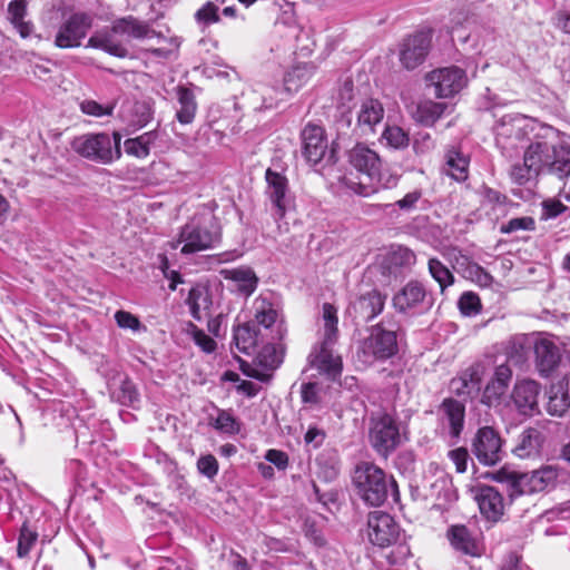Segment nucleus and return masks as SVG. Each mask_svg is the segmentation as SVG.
Returning a JSON list of instances; mask_svg holds the SVG:
<instances>
[{"label":"nucleus","instance_id":"1","mask_svg":"<svg viewBox=\"0 0 570 570\" xmlns=\"http://www.w3.org/2000/svg\"><path fill=\"white\" fill-rule=\"evenodd\" d=\"M540 140L531 142L524 150L523 161L511 166L510 177L522 186L540 174L558 178L557 168L562 166V154L569 149L570 136L547 127Z\"/></svg>","mask_w":570,"mask_h":570},{"label":"nucleus","instance_id":"2","mask_svg":"<svg viewBox=\"0 0 570 570\" xmlns=\"http://www.w3.org/2000/svg\"><path fill=\"white\" fill-rule=\"evenodd\" d=\"M353 484L357 495L371 507L382 505L392 497L394 502H399L400 492L396 481L392 475H387L384 470L371 462H362L356 465L353 473Z\"/></svg>","mask_w":570,"mask_h":570},{"label":"nucleus","instance_id":"3","mask_svg":"<svg viewBox=\"0 0 570 570\" xmlns=\"http://www.w3.org/2000/svg\"><path fill=\"white\" fill-rule=\"evenodd\" d=\"M323 318V338L309 354L312 366L316 367L321 373L326 374L331 379H336L342 372V358L335 354L334 346L338 338V317L337 309L330 303L322 306Z\"/></svg>","mask_w":570,"mask_h":570},{"label":"nucleus","instance_id":"4","mask_svg":"<svg viewBox=\"0 0 570 570\" xmlns=\"http://www.w3.org/2000/svg\"><path fill=\"white\" fill-rule=\"evenodd\" d=\"M155 30L149 23L141 21L132 16L117 19L112 22L110 31H96L86 45L87 48L100 49L114 57L126 58L129 55L128 49L118 41L114 40L112 35L130 39H146L155 36Z\"/></svg>","mask_w":570,"mask_h":570},{"label":"nucleus","instance_id":"5","mask_svg":"<svg viewBox=\"0 0 570 570\" xmlns=\"http://www.w3.org/2000/svg\"><path fill=\"white\" fill-rule=\"evenodd\" d=\"M368 335L356 343L355 358L363 366L384 362L399 352L396 330L384 322L368 327Z\"/></svg>","mask_w":570,"mask_h":570},{"label":"nucleus","instance_id":"6","mask_svg":"<svg viewBox=\"0 0 570 570\" xmlns=\"http://www.w3.org/2000/svg\"><path fill=\"white\" fill-rule=\"evenodd\" d=\"M121 134H83L71 141V148L79 156L101 165H109L121 157Z\"/></svg>","mask_w":570,"mask_h":570},{"label":"nucleus","instance_id":"7","mask_svg":"<svg viewBox=\"0 0 570 570\" xmlns=\"http://www.w3.org/2000/svg\"><path fill=\"white\" fill-rule=\"evenodd\" d=\"M558 470L552 465H546L531 473H518L500 470L495 474L499 482L507 483L511 499L524 493L540 492L554 484L558 479Z\"/></svg>","mask_w":570,"mask_h":570},{"label":"nucleus","instance_id":"8","mask_svg":"<svg viewBox=\"0 0 570 570\" xmlns=\"http://www.w3.org/2000/svg\"><path fill=\"white\" fill-rule=\"evenodd\" d=\"M528 120L520 115H504L495 125V144L501 153L513 158L527 149L529 141Z\"/></svg>","mask_w":570,"mask_h":570},{"label":"nucleus","instance_id":"9","mask_svg":"<svg viewBox=\"0 0 570 570\" xmlns=\"http://www.w3.org/2000/svg\"><path fill=\"white\" fill-rule=\"evenodd\" d=\"M368 440L374 451L386 459L403 441L396 417L387 412L373 414L370 420Z\"/></svg>","mask_w":570,"mask_h":570},{"label":"nucleus","instance_id":"10","mask_svg":"<svg viewBox=\"0 0 570 570\" xmlns=\"http://www.w3.org/2000/svg\"><path fill=\"white\" fill-rule=\"evenodd\" d=\"M434 303L432 293L416 279L409 281L392 297V305L400 314L420 316L428 313Z\"/></svg>","mask_w":570,"mask_h":570},{"label":"nucleus","instance_id":"11","mask_svg":"<svg viewBox=\"0 0 570 570\" xmlns=\"http://www.w3.org/2000/svg\"><path fill=\"white\" fill-rule=\"evenodd\" d=\"M95 16L87 11H73L65 16L59 24L53 45L59 49H73L81 46L94 26Z\"/></svg>","mask_w":570,"mask_h":570},{"label":"nucleus","instance_id":"12","mask_svg":"<svg viewBox=\"0 0 570 570\" xmlns=\"http://www.w3.org/2000/svg\"><path fill=\"white\" fill-rule=\"evenodd\" d=\"M219 240L220 234L218 232L210 230L208 227L191 220L181 227L178 239L171 243V248L176 249L179 244H183L180 252L188 255L209 249Z\"/></svg>","mask_w":570,"mask_h":570},{"label":"nucleus","instance_id":"13","mask_svg":"<svg viewBox=\"0 0 570 570\" xmlns=\"http://www.w3.org/2000/svg\"><path fill=\"white\" fill-rule=\"evenodd\" d=\"M425 79L440 99L455 96L468 83L465 71L456 66L435 69L429 72Z\"/></svg>","mask_w":570,"mask_h":570},{"label":"nucleus","instance_id":"14","mask_svg":"<svg viewBox=\"0 0 570 570\" xmlns=\"http://www.w3.org/2000/svg\"><path fill=\"white\" fill-rule=\"evenodd\" d=\"M301 136L303 156L309 164L317 165L323 160L327 164L335 161V151L334 149H328L325 130L321 126L308 124L303 129Z\"/></svg>","mask_w":570,"mask_h":570},{"label":"nucleus","instance_id":"15","mask_svg":"<svg viewBox=\"0 0 570 570\" xmlns=\"http://www.w3.org/2000/svg\"><path fill=\"white\" fill-rule=\"evenodd\" d=\"M431 46V30H419L407 36L400 46L401 65L407 70H414L425 61Z\"/></svg>","mask_w":570,"mask_h":570},{"label":"nucleus","instance_id":"16","mask_svg":"<svg viewBox=\"0 0 570 570\" xmlns=\"http://www.w3.org/2000/svg\"><path fill=\"white\" fill-rule=\"evenodd\" d=\"M401 535V528L395 520L383 511H374L367 518V537L372 544L386 548L395 544Z\"/></svg>","mask_w":570,"mask_h":570},{"label":"nucleus","instance_id":"17","mask_svg":"<svg viewBox=\"0 0 570 570\" xmlns=\"http://www.w3.org/2000/svg\"><path fill=\"white\" fill-rule=\"evenodd\" d=\"M386 295L377 289H371L352 299L346 314L355 325L367 323L379 316L385 306Z\"/></svg>","mask_w":570,"mask_h":570},{"label":"nucleus","instance_id":"18","mask_svg":"<svg viewBox=\"0 0 570 570\" xmlns=\"http://www.w3.org/2000/svg\"><path fill=\"white\" fill-rule=\"evenodd\" d=\"M490 362H476L450 382V391L460 397L473 399L481 391L483 380L490 374Z\"/></svg>","mask_w":570,"mask_h":570},{"label":"nucleus","instance_id":"19","mask_svg":"<svg viewBox=\"0 0 570 570\" xmlns=\"http://www.w3.org/2000/svg\"><path fill=\"white\" fill-rule=\"evenodd\" d=\"M399 176L390 170H383L382 165L368 176L366 181L363 179L355 180L352 175L342 178L344 186L362 197H368L376 194L381 189H390L397 185Z\"/></svg>","mask_w":570,"mask_h":570},{"label":"nucleus","instance_id":"20","mask_svg":"<svg viewBox=\"0 0 570 570\" xmlns=\"http://www.w3.org/2000/svg\"><path fill=\"white\" fill-rule=\"evenodd\" d=\"M265 195L273 205V216L275 220H281L285 217L292 200L288 179L283 174L268 168L265 171Z\"/></svg>","mask_w":570,"mask_h":570},{"label":"nucleus","instance_id":"21","mask_svg":"<svg viewBox=\"0 0 570 570\" xmlns=\"http://www.w3.org/2000/svg\"><path fill=\"white\" fill-rule=\"evenodd\" d=\"M502 440L490 426L478 430L472 441V452L483 465H494L502 459Z\"/></svg>","mask_w":570,"mask_h":570},{"label":"nucleus","instance_id":"22","mask_svg":"<svg viewBox=\"0 0 570 570\" xmlns=\"http://www.w3.org/2000/svg\"><path fill=\"white\" fill-rule=\"evenodd\" d=\"M541 386L530 379L518 381L512 390L511 399L519 414L533 416L540 412L539 396Z\"/></svg>","mask_w":570,"mask_h":570},{"label":"nucleus","instance_id":"23","mask_svg":"<svg viewBox=\"0 0 570 570\" xmlns=\"http://www.w3.org/2000/svg\"><path fill=\"white\" fill-rule=\"evenodd\" d=\"M512 380V370L508 363L494 367L493 374L483 389L481 403L487 406H497L505 395Z\"/></svg>","mask_w":570,"mask_h":570},{"label":"nucleus","instance_id":"24","mask_svg":"<svg viewBox=\"0 0 570 570\" xmlns=\"http://www.w3.org/2000/svg\"><path fill=\"white\" fill-rule=\"evenodd\" d=\"M441 420L449 430L451 440L456 442L464 428L465 405L453 397H446L440 405Z\"/></svg>","mask_w":570,"mask_h":570},{"label":"nucleus","instance_id":"25","mask_svg":"<svg viewBox=\"0 0 570 570\" xmlns=\"http://www.w3.org/2000/svg\"><path fill=\"white\" fill-rule=\"evenodd\" d=\"M535 367L539 374L548 377L560 364L561 352L558 345L542 337L534 343Z\"/></svg>","mask_w":570,"mask_h":570},{"label":"nucleus","instance_id":"26","mask_svg":"<svg viewBox=\"0 0 570 570\" xmlns=\"http://www.w3.org/2000/svg\"><path fill=\"white\" fill-rule=\"evenodd\" d=\"M348 163L358 173V176L353 178L355 180L363 179L364 181L381 166L379 155L363 144H357L350 150Z\"/></svg>","mask_w":570,"mask_h":570},{"label":"nucleus","instance_id":"27","mask_svg":"<svg viewBox=\"0 0 570 570\" xmlns=\"http://www.w3.org/2000/svg\"><path fill=\"white\" fill-rule=\"evenodd\" d=\"M475 500L481 513L492 521H497L503 514V499L501 493L493 487H479L475 493Z\"/></svg>","mask_w":570,"mask_h":570},{"label":"nucleus","instance_id":"28","mask_svg":"<svg viewBox=\"0 0 570 570\" xmlns=\"http://www.w3.org/2000/svg\"><path fill=\"white\" fill-rule=\"evenodd\" d=\"M384 117V108L376 99L364 100L357 111L356 127L362 135L372 134Z\"/></svg>","mask_w":570,"mask_h":570},{"label":"nucleus","instance_id":"29","mask_svg":"<svg viewBox=\"0 0 570 570\" xmlns=\"http://www.w3.org/2000/svg\"><path fill=\"white\" fill-rule=\"evenodd\" d=\"M446 538L452 548L466 556H480L481 549L470 530L462 524L451 525L448 529Z\"/></svg>","mask_w":570,"mask_h":570},{"label":"nucleus","instance_id":"30","mask_svg":"<svg viewBox=\"0 0 570 570\" xmlns=\"http://www.w3.org/2000/svg\"><path fill=\"white\" fill-rule=\"evenodd\" d=\"M254 318L258 325L264 326L265 328H271L273 325L276 326V336L273 338L282 340L286 334V330L283 324L277 323V311L274 308L272 302L264 297H257L253 304Z\"/></svg>","mask_w":570,"mask_h":570},{"label":"nucleus","instance_id":"31","mask_svg":"<svg viewBox=\"0 0 570 570\" xmlns=\"http://www.w3.org/2000/svg\"><path fill=\"white\" fill-rule=\"evenodd\" d=\"M220 275L226 281L233 282L237 291L246 297L250 296L258 285V277L248 266L222 269Z\"/></svg>","mask_w":570,"mask_h":570},{"label":"nucleus","instance_id":"32","mask_svg":"<svg viewBox=\"0 0 570 570\" xmlns=\"http://www.w3.org/2000/svg\"><path fill=\"white\" fill-rule=\"evenodd\" d=\"M254 102L261 99V105L255 109H271L277 107L281 101H285L291 97V92H286L283 86H274L264 82H256L250 90Z\"/></svg>","mask_w":570,"mask_h":570},{"label":"nucleus","instance_id":"33","mask_svg":"<svg viewBox=\"0 0 570 570\" xmlns=\"http://www.w3.org/2000/svg\"><path fill=\"white\" fill-rule=\"evenodd\" d=\"M544 440L539 429L529 428L520 434L513 453L521 459L537 456L541 453Z\"/></svg>","mask_w":570,"mask_h":570},{"label":"nucleus","instance_id":"34","mask_svg":"<svg viewBox=\"0 0 570 570\" xmlns=\"http://www.w3.org/2000/svg\"><path fill=\"white\" fill-rule=\"evenodd\" d=\"M448 110V104L425 99L416 104L412 117L415 122L424 127H432Z\"/></svg>","mask_w":570,"mask_h":570},{"label":"nucleus","instance_id":"35","mask_svg":"<svg viewBox=\"0 0 570 570\" xmlns=\"http://www.w3.org/2000/svg\"><path fill=\"white\" fill-rule=\"evenodd\" d=\"M177 108L176 119L181 125L191 124L197 112V100L191 89L185 86L176 88Z\"/></svg>","mask_w":570,"mask_h":570},{"label":"nucleus","instance_id":"36","mask_svg":"<svg viewBox=\"0 0 570 570\" xmlns=\"http://www.w3.org/2000/svg\"><path fill=\"white\" fill-rule=\"evenodd\" d=\"M186 303L189 306L193 318L202 321L208 315L209 308L213 304L209 288L204 285H196L191 287Z\"/></svg>","mask_w":570,"mask_h":570},{"label":"nucleus","instance_id":"37","mask_svg":"<svg viewBox=\"0 0 570 570\" xmlns=\"http://www.w3.org/2000/svg\"><path fill=\"white\" fill-rule=\"evenodd\" d=\"M27 0H12L8 4V19L22 38H28L33 32V23L24 20L27 16Z\"/></svg>","mask_w":570,"mask_h":570},{"label":"nucleus","instance_id":"38","mask_svg":"<svg viewBox=\"0 0 570 570\" xmlns=\"http://www.w3.org/2000/svg\"><path fill=\"white\" fill-rule=\"evenodd\" d=\"M314 66L312 63H298L289 69L283 80V88L286 92H291V97L298 91L314 75Z\"/></svg>","mask_w":570,"mask_h":570},{"label":"nucleus","instance_id":"39","mask_svg":"<svg viewBox=\"0 0 570 570\" xmlns=\"http://www.w3.org/2000/svg\"><path fill=\"white\" fill-rule=\"evenodd\" d=\"M469 159L459 150L451 149L445 155L443 173L455 181H464L469 176Z\"/></svg>","mask_w":570,"mask_h":570},{"label":"nucleus","instance_id":"40","mask_svg":"<svg viewBox=\"0 0 570 570\" xmlns=\"http://www.w3.org/2000/svg\"><path fill=\"white\" fill-rule=\"evenodd\" d=\"M111 399L121 405L136 407L140 402V394L136 384L129 377H124L118 386L111 389Z\"/></svg>","mask_w":570,"mask_h":570},{"label":"nucleus","instance_id":"41","mask_svg":"<svg viewBox=\"0 0 570 570\" xmlns=\"http://www.w3.org/2000/svg\"><path fill=\"white\" fill-rule=\"evenodd\" d=\"M156 139V131H147L136 138L126 139L124 148L127 155L144 159L149 156L150 147Z\"/></svg>","mask_w":570,"mask_h":570},{"label":"nucleus","instance_id":"42","mask_svg":"<svg viewBox=\"0 0 570 570\" xmlns=\"http://www.w3.org/2000/svg\"><path fill=\"white\" fill-rule=\"evenodd\" d=\"M234 343L240 353L249 355L255 351L258 342L256 330L248 323L237 326L234 330Z\"/></svg>","mask_w":570,"mask_h":570},{"label":"nucleus","instance_id":"43","mask_svg":"<svg viewBox=\"0 0 570 570\" xmlns=\"http://www.w3.org/2000/svg\"><path fill=\"white\" fill-rule=\"evenodd\" d=\"M209 425L220 433L234 435L239 433L240 424L238 420L226 410L217 409V415L209 416Z\"/></svg>","mask_w":570,"mask_h":570},{"label":"nucleus","instance_id":"44","mask_svg":"<svg viewBox=\"0 0 570 570\" xmlns=\"http://www.w3.org/2000/svg\"><path fill=\"white\" fill-rule=\"evenodd\" d=\"M225 0H215L205 2L196 12L195 20L198 24L207 27L213 23H217L220 20L219 17V4H223Z\"/></svg>","mask_w":570,"mask_h":570},{"label":"nucleus","instance_id":"45","mask_svg":"<svg viewBox=\"0 0 570 570\" xmlns=\"http://www.w3.org/2000/svg\"><path fill=\"white\" fill-rule=\"evenodd\" d=\"M429 273L432 278L438 282L441 291L454 283V276L450 269L438 258H430L428 263Z\"/></svg>","mask_w":570,"mask_h":570},{"label":"nucleus","instance_id":"46","mask_svg":"<svg viewBox=\"0 0 570 570\" xmlns=\"http://www.w3.org/2000/svg\"><path fill=\"white\" fill-rule=\"evenodd\" d=\"M115 108L116 101L99 104L98 101L92 99H83L79 102V109L82 114L96 118L111 116L114 114Z\"/></svg>","mask_w":570,"mask_h":570},{"label":"nucleus","instance_id":"47","mask_svg":"<svg viewBox=\"0 0 570 570\" xmlns=\"http://www.w3.org/2000/svg\"><path fill=\"white\" fill-rule=\"evenodd\" d=\"M569 406L570 399L566 392H563L561 389H558L557 391L552 389L550 391L547 411L551 415L561 416L567 412Z\"/></svg>","mask_w":570,"mask_h":570},{"label":"nucleus","instance_id":"48","mask_svg":"<svg viewBox=\"0 0 570 570\" xmlns=\"http://www.w3.org/2000/svg\"><path fill=\"white\" fill-rule=\"evenodd\" d=\"M38 540V533L31 530L27 522H24L20 529L18 538L17 554L19 558H26L32 550L35 543Z\"/></svg>","mask_w":570,"mask_h":570},{"label":"nucleus","instance_id":"49","mask_svg":"<svg viewBox=\"0 0 570 570\" xmlns=\"http://www.w3.org/2000/svg\"><path fill=\"white\" fill-rule=\"evenodd\" d=\"M256 360L257 364L267 371H274L282 363V357L274 344L265 345L257 354Z\"/></svg>","mask_w":570,"mask_h":570},{"label":"nucleus","instance_id":"50","mask_svg":"<svg viewBox=\"0 0 570 570\" xmlns=\"http://www.w3.org/2000/svg\"><path fill=\"white\" fill-rule=\"evenodd\" d=\"M458 306L461 314L468 317L476 316L482 308L480 297L473 292H464L458 301Z\"/></svg>","mask_w":570,"mask_h":570},{"label":"nucleus","instance_id":"51","mask_svg":"<svg viewBox=\"0 0 570 570\" xmlns=\"http://www.w3.org/2000/svg\"><path fill=\"white\" fill-rule=\"evenodd\" d=\"M187 332L191 336L194 343L199 346L203 352L213 353L216 350L217 344L215 340L193 323H189Z\"/></svg>","mask_w":570,"mask_h":570},{"label":"nucleus","instance_id":"52","mask_svg":"<svg viewBox=\"0 0 570 570\" xmlns=\"http://www.w3.org/2000/svg\"><path fill=\"white\" fill-rule=\"evenodd\" d=\"M562 157V166L557 168L556 171L559 179H566L563 187L560 189V196L570 202V142L569 149H564Z\"/></svg>","mask_w":570,"mask_h":570},{"label":"nucleus","instance_id":"53","mask_svg":"<svg viewBox=\"0 0 570 570\" xmlns=\"http://www.w3.org/2000/svg\"><path fill=\"white\" fill-rule=\"evenodd\" d=\"M383 138L386 140V144L393 148H403L409 145V136L407 134L397 126L386 127L383 132Z\"/></svg>","mask_w":570,"mask_h":570},{"label":"nucleus","instance_id":"54","mask_svg":"<svg viewBox=\"0 0 570 570\" xmlns=\"http://www.w3.org/2000/svg\"><path fill=\"white\" fill-rule=\"evenodd\" d=\"M534 229V219L532 217H515L509 222L501 224L500 232L502 234H512L519 230H532Z\"/></svg>","mask_w":570,"mask_h":570},{"label":"nucleus","instance_id":"55","mask_svg":"<svg viewBox=\"0 0 570 570\" xmlns=\"http://www.w3.org/2000/svg\"><path fill=\"white\" fill-rule=\"evenodd\" d=\"M466 276L483 287H489L493 283V277L482 266L476 263H468L465 269Z\"/></svg>","mask_w":570,"mask_h":570},{"label":"nucleus","instance_id":"56","mask_svg":"<svg viewBox=\"0 0 570 570\" xmlns=\"http://www.w3.org/2000/svg\"><path fill=\"white\" fill-rule=\"evenodd\" d=\"M115 321L120 328L139 331L141 323L137 316L126 311H118L115 313Z\"/></svg>","mask_w":570,"mask_h":570},{"label":"nucleus","instance_id":"57","mask_svg":"<svg viewBox=\"0 0 570 570\" xmlns=\"http://www.w3.org/2000/svg\"><path fill=\"white\" fill-rule=\"evenodd\" d=\"M197 469L200 474L213 479L218 472V462L212 454L202 455L197 461Z\"/></svg>","mask_w":570,"mask_h":570},{"label":"nucleus","instance_id":"58","mask_svg":"<svg viewBox=\"0 0 570 570\" xmlns=\"http://www.w3.org/2000/svg\"><path fill=\"white\" fill-rule=\"evenodd\" d=\"M448 456L455 465L458 473H464L468 469V461L470 459L469 452L465 448H456L449 451Z\"/></svg>","mask_w":570,"mask_h":570},{"label":"nucleus","instance_id":"59","mask_svg":"<svg viewBox=\"0 0 570 570\" xmlns=\"http://www.w3.org/2000/svg\"><path fill=\"white\" fill-rule=\"evenodd\" d=\"M423 191L422 189H414L404 195L403 198L395 202V206H397L401 210L411 212L416 208L417 203L422 199Z\"/></svg>","mask_w":570,"mask_h":570},{"label":"nucleus","instance_id":"60","mask_svg":"<svg viewBox=\"0 0 570 570\" xmlns=\"http://www.w3.org/2000/svg\"><path fill=\"white\" fill-rule=\"evenodd\" d=\"M567 210L559 199H547L542 204V217L546 219L556 218Z\"/></svg>","mask_w":570,"mask_h":570},{"label":"nucleus","instance_id":"61","mask_svg":"<svg viewBox=\"0 0 570 570\" xmlns=\"http://www.w3.org/2000/svg\"><path fill=\"white\" fill-rule=\"evenodd\" d=\"M326 433L324 430L316 425H309L304 435V441L306 445H312L314 449H317L324 443Z\"/></svg>","mask_w":570,"mask_h":570},{"label":"nucleus","instance_id":"62","mask_svg":"<svg viewBox=\"0 0 570 570\" xmlns=\"http://www.w3.org/2000/svg\"><path fill=\"white\" fill-rule=\"evenodd\" d=\"M435 146L429 132H417L414 137L413 148L416 154H425L432 150Z\"/></svg>","mask_w":570,"mask_h":570},{"label":"nucleus","instance_id":"63","mask_svg":"<svg viewBox=\"0 0 570 570\" xmlns=\"http://www.w3.org/2000/svg\"><path fill=\"white\" fill-rule=\"evenodd\" d=\"M301 396L305 404H317L320 402L317 384L312 382L302 384Z\"/></svg>","mask_w":570,"mask_h":570},{"label":"nucleus","instance_id":"64","mask_svg":"<svg viewBox=\"0 0 570 570\" xmlns=\"http://www.w3.org/2000/svg\"><path fill=\"white\" fill-rule=\"evenodd\" d=\"M265 460L274 464L278 470H285L288 466V455L281 450H268L265 454Z\"/></svg>","mask_w":570,"mask_h":570}]
</instances>
